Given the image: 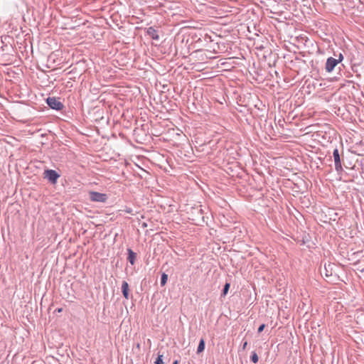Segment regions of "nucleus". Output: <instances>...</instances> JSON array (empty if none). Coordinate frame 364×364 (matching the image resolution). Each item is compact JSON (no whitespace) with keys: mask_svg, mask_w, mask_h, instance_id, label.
I'll return each mask as SVG.
<instances>
[{"mask_svg":"<svg viewBox=\"0 0 364 364\" xmlns=\"http://www.w3.org/2000/svg\"><path fill=\"white\" fill-rule=\"evenodd\" d=\"M264 327H265V324L263 323V324L260 325L257 330L258 333H261L264 330Z\"/></svg>","mask_w":364,"mask_h":364,"instance_id":"nucleus-15","label":"nucleus"},{"mask_svg":"<svg viewBox=\"0 0 364 364\" xmlns=\"http://www.w3.org/2000/svg\"><path fill=\"white\" fill-rule=\"evenodd\" d=\"M229 289H230V284L226 283L223 287V292L221 294V296H225L228 294Z\"/></svg>","mask_w":364,"mask_h":364,"instance_id":"nucleus-11","label":"nucleus"},{"mask_svg":"<svg viewBox=\"0 0 364 364\" xmlns=\"http://www.w3.org/2000/svg\"><path fill=\"white\" fill-rule=\"evenodd\" d=\"M43 177L44 178L48 179L52 184H55L58 179L60 178V174H58L55 170L47 169L43 172Z\"/></svg>","mask_w":364,"mask_h":364,"instance_id":"nucleus-1","label":"nucleus"},{"mask_svg":"<svg viewBox=\"0 0 364 364\" xmlns=\"http://www.w3.org/2000/svg\"><path fill=\"white\" fill-rule=\"evenodd\" d=\"M143 226L146 227V223H144V224H143Z\"/></svg>","mask_w":364,"mask_h":364,"instance_id":"nucleus-20","label":"nucleus"},{"mask_svg":"<svg viewBox=\"0 0 364 364\" xmlns=\"http://www.w3.org/2000/svg\"><path fill=\"white\" fill-rule=\"evenodd\" d=\"M173 364H178V360H175Z\"/></svg>","mask_w":364,"mask_h":364,"instance_id":"nucleus-18","label":"nucleus"},{"mask_svg":"<svg viewBox=\"0 0 364 364\" xmlns=\"http://www.w3.org/2000/svg\"><path fill=\"white\" fill-rule=\"evenodd\" d=\"M338 64L336 59L332 57H329L326 63L325 69L327 73H331Z\"/></svg>","mask_w":364,"mask_h":364,"instance_id":"nucleus-5","label":"nucleus"},{"mask_svg":"<svg viewBox=\"0 0 364 364\" xmlns=\"http://www.w3.org/2000/svg\"><path fill=\"white\" fill-rule=\"evenodd\" d=\"M47 104L48 106L53 109L55 110H62L64 107L63 104L59 100V99H57L54 97H49L46 100Z\"/></svg>","mask_w":364,"mask_h":364,"instance_id":"nucleus-2","label":"nucleus"},{"mask_svg":"<svg viewBox=\"0 0 364 364\" xmlns=\"http://www.w3.org/2000/svg\"><path fill=\"white\" fill-rule=\"evenodd\" d=\"M205 349V341L204 339H200V342H199V344H198V349H197V353L199 354L201 352H203Z\"/></svg>","mask_w":364,"mask_h":364,"instance_id":"nucleus-9","label":"nucleus"},{"mask_svg":"<svg viewBox=\"0 0 364 364\" xmlns=\"http://www.w3.org/2000/svg\"><path fill=\"white\" fill-rule=\"evenodd\" d=\"M90 199L94 202L105 203L107 200V196L105 193H101L95 191H90Z\"/></svg>","mask_w":364,"mask_h":364,"instance_id":"nucleus-3","label":"nucleus"},{"mask_svg":"<svg viewBox=\"0 0 364 364\" xmlns=\"http://www.w3.org/2000/svg\"><path fill=\"white\" fill-rule=\"evenodd\" d=\"M162 358H163L162 355H159L156 361L154 362V364H164Z\"/></svg>","mask_w":364,"mask_h":364,"instance_id":"nucleus-13","label":"nucleus"},{"mask_svg":"<svg viewBox=\"0 0 364 364\" xmlns=\"http://www.w3.org/2000/svg\"><path fill=\"white\" fill-rule=\"evenodd\" d=\"M146 33L154 40L158 41L159 39L158 31L154 27H149L146 29Z\"/></svg>","mask_w":364,"mask_h":364,"instance_id":"nucleus-6","label":"nucleus"},{"mask_svg":"<svg viewBox=\"0 0 364 364\" xmlns=\"http://www.w3.org/2000/svg\"><path fill=\"white\" fill-rule=\"evenodd\" d=\"M58 312H61V311H62V309H58Z\"/></svg>","mask_w":364,"mask_h":364,"instance_id":"nucleus-19","label":"nucleus"},{"mask_svg":"<svg viewBox=\"0 0 364 364\" xmlns=\"http://www.w3.org/2000/svg\"><path fill=\"white\" fill-rule=\"evenodd\" d=\"M247 346V341H245L243 343V344H242V350H245V348H246Z\"/></svg>","mask_w":364,"mask_h":364,"instance_id":"nucleus-17","label":"nucleus"},{"mask_svg":"<svg viewBox=\"0 0 364 364\" xmlns=\"http://www.w3.org/2000/svg\"><path fill=\"white\" fill-rule=\"evenodd\" d=\"M333 156L334 162H335V169L338 172L342 171L343 168H342L341 157H340V154H339L338 149H335L333 150Z\"/></svg>","mask_w":364,"mask_h":364,"instance_id":"nucleus-4","label":"nucleus"},{"mask_svg":"<svg viewBox=\"0 0 364 364\" xmlns=\"http://www.w3.org/2000/svg\"><path fill=\"white\" fill-rule=\"evenodd\" d=\"M129 284L126 281H124L122 284V292L124 296V297L127 299L129 298Z\"/></svg>","mask_w":364,"mask_h":364,"instance_id":"nucleus-7","label":"nucleus"},{"mask_svg":"<svg viewBox=\"0 0 364 364\" xmlns=\"http://www.w3.org/2000/svg\"><path fill=\"white\" fill-rule=\"evenodd\" d=\"M250 359L254 363H257L258 362L259 358L256 352H252Z\"/></svg>","mask_w":364,"mask_h":364,"instance_id":"nucleus-12","label":"nucleus"},{"mask_svg":"<svg viewBox=\"0 0 364 364\" xmlns=\"http://www.w3.org/2000/svg\"><path fill=\"white\" fill-rule=\"evenodd\" d=\"M167 279L168 275L165 273H163L161 278V285L164 286L167 282Z\"/></svg>","mask_w":364,"mask_h":364,"instance_id":"nucleus-10","label":"nucleus"},{"mask_svg":"<svg viewBox=\"0 0 364 364\" xmlns=\"http://www.w3.org/2000/svg\"><path fill=\"white\" fill-rule=\"evenodd\" d=\"M324 270H325V276L328 277L332 275V272L331 270H328V267H326V265H325L324 267Z\"/></svg>","mask_w":364,"mask_h":364,"instance_id":"nucleus-14","label":"nucleus"},{"mask_svg":"<svg viewBox=\"0 0 364 364\" xmlns=\"http://www.w3.org/2000/svg\"><path fill=\"white\" fill-rule=\"evenodd\" d=\"M343 59V56L341 53L339 54L338 55V58L336 59L337 62L339 63L340 62L342 61V60Z\"/></svg>","mask_w":364,"mask_h":364,"instance_id":"nucleus-16","label":"nucleus"},{"mask_svg":"<svg viewBox=\"0 0 364 364\" xmlns=\"http://www.w3.org/2000/svg\"><path fill=\"white\" fill-rule=\"evenodd\" d=\"M127 252H128L127 259L133 265L135 263V260L136 258V254L135 252H134L131 249H128Z\"/></svg>","mask_w":364,"mask_h":364,"instance_id":"nucleus-8","label":"nucleus"}]
</instances>
